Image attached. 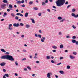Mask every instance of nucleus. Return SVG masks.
<instances>
[{
  "label": "nucleus",
  "mask_w": 78,
  "mask_h": 78,
  "mask_svg": "<svg viewBox=\"0 0 78 78\" xmlns=\"http://www.w3.org/2000/svg\"><path fill=\"white\" fill-rule=\"evenodd\" d=\"M34 10H35V11H36L37 10V9H38L37 8V7H35L34 8Z\"/></svg>",
  "instance_id": "34"
},
{
  "label": "nucleus",
  "mask_w": 78,
  "mask_h": 78,
  "mask_svg": "<svg viewBox=\"0 0 78 78\" xmlns=\"http://www.w3.org/2000/svg\"><path fill=\"white\" fill-rule=\"evenodd\" d=\"M24 2H25V1L24 0H22L21 1L22 3H24Z\"/></svg>",
  "instance_id": "58"
},
{
  "label": "nucleus",
  "mask_w": 78,
  "mask_h": 78,
  "mask_svg": "<svg viewBox=\"0 0 78 78\" xmlns=\"http://www.w3.org/2000/svg\"><path fill=\"white\" fill-rule=\"evenodd\" d=\"M58 20H61L62 19V17L61 16H59L58 17Z\"/></svg>",
  "instance_id": "29"
},
{
  "label": "nucleus",
  "mask_w": 78,
  "mask_h": 78,
  "mask_svg": "<svg viewBox=\"0 0 78 78\" xmlns=\"http://www.w3.org/2000/svg\"><path fill=\"white\" fill-rule=\"evenodd\" d=\"M52 8H54V9H56V7H55V6H53Z\"/></svg>",
  "instance_id": "53"
},
{
  "label": "nucleus",
  "mask_w": 78,
  "mask_h": 78,
  "mask_svg": "<svg viewBox=\"0 0 78 78\" xmlns=\"http://www.w3.org/2000/svg\"><path fill=\"white\" fill-rule=\"evenodd\" d=\"M51 62L52 63H55V61L53 60H51Z\"/></svg>",
  "instance_id": "55"
},
{
  "label": "nucleus",
  "mask_w": 78,
  "mask_h": 78,
  "mask_svg": "<svg viewBox=\"0 0 78 78\" xmlns=\"http://www.w3.org/2000/svg\"><path fill=\"white\" fill-rule=\"evenodd\" d=\"M29 5H32V4H33V2L30 1L29 3Z\"/></svg>",
  "instance_id": "18"
},
{
  "label": "nucleus",
  "mask_w": 78,
  "mask_h": 78,
  "mask_svg": "<svg viewBox=\"0 0 78 78\" xmlns=\"http://www.w3.org/2000/svg\"><path fill=\"white\" fill-rule=\"evenodd\" d=\"M20 25L21 27H23V25H24V24H23V23H20Z\"/></svg>",
  "instance_id": "31"
},
{
  "label": "nucleus",
  "mask_w": 78,
  "mask_h": 78,
  "mask_svg": "<svg viewBox=\"0 0 78 78\" xmlns=\"http://www.w3.org/2000/svg\"><path fill=\"white\" fill-rule=\"evenodd\" d=\"M73 55H76V52H73Z\"/></svg>",
  "instance_id": "37"
},
{
  "label": "nucleus",
  "mask_w": 78,
  "mask_h": 78,
  "mask_svg": "<svg viewBox=\"0 0 78 78\" xmlns=\"http://www.w3.org/2000/svg\"><path fill=\"white\" fill-rule=\"evenodd\" d=\"M6 6V4H3L2 5H1V8H4Z\"/></svg>",
  "instance_id": "5"
},
{
  "label": "nucleus",
  "mask_w": 78,
  "mask_h": 78,
  "mask_svg": "<svg viewBox=\"0 0 78 78\" xmlns=\"http://www.w3.org/2000/svg\"><path fill=\"white\" fill-rule=\"evenodd\" d=\"M71 6V5H69L67 7V9H68L69 7H70V6Z\"/></svg>",
  "instance_id": "52"
},
{
  "label": "nucleus",
  "mask_w": 78,
  "mask_h": 78,
  "mask_svg": "<svg viewBox=\"0 0 78 78\" xmlns=\"http://www.w3.org/2000/svg\"><path fill=\"white\" fill-rule=\"evenodd\" d=\"M52 48L54 49H56L57 48V47L56 46H52Z\"/></svg>",
  "instance_id": "23"
},
{
  "label": "nucleus",
  "mask_w": 78,
  "mask_h": 78,
  "mask_svg": "<svg viewBox=\"0 0 78 78\" xmlns=\"http://www.w3.org/2000/svg\"><path fill=\"white\" fill-rule=\"evenodd\" d=\"M17 4H20L21 3V1H18L16 2Z\"/></svg>",
  "instance_id": "20"
},
{
  "label": "nucleus",
  "mask_w": 78,
  "mask_h": 78,
  "mask_svg": "<svg viewBox=\"0 0 78 78\" xmlns=\"http://www.w3.org/2000/svg\"><path fill=\"white\" fill-rule=\"evenodd\" d=\"M30 20H32V22L33 23H35V21H34V20L33 19H30Z\"/></svg>",
  "instance_id": "15"
},
{
  "label": "nucleus",
  "mask_w": 78,
  "mask_h": 78,
  "mask_svg": "<svg viewBox=\"0 0 78 78\" xmlns=\"http://www.w3.org/2000/svg\"><path fill=\"white\" fill-rule=\"evenodd\" d=\"M66 2L65 0H57V1L56 2L57 6H59V7L64 5V4Z\"/></svg>",
  "instance_id": "2"
},
{
  "label": "nucleus",
  "mask_w": 78,
  "mask_h": 78,
  "mask_svg": "<svg viewBox=\"0 0 78 78\" xmlns=\"http://www.w3.org/2000/svg\"><path fill=\"white\" fill-rule=\"evenodd\" d=\"M63 57H61L59 59H60V60H61V59H63Z\"/></svg>",
  "instance_id": "48"
},
{
  "label": "nucleus",
  "mask_w": 78,
  "mask_h": 78,
  "mask_svg": "<svg viewBox=\"0 0 78 78\" xmlns=\"http://www.w3.org/2000/svg\"><path fill=\"white\" fill-rule=\"evenodd\" d=\"M52 51L53 52H54V53H55L56 51V50H52Z\"/></svg>",
  "instance_id": "50"
},
{
  "label": "nucleus",
  "mask_w": 78,
  "mask_h": 78,
  "mask_svg": "<svg viewBox=\"0 0 78 78\" xmlns=\"http://www.w3.org/2000/svg\"><path fill=\"white\" fill-rule=\"evenodd\" d=\"M41 15H42V13H39L38 14V16H41Z\"/></svg>",
  "instance_id": "40"
},
{
  "label": "nucleus",
  "mask_w": 78,
  "mask_h": 78,
  "mask_svg": "<svg viewBox=\"0 0 78 78\" xmlns=\"http://www.w3.org/2000/svg\"><path fill=\"white\" fill-rule=\"evenodd\" d=\"M66 38H70V37L69 35L67 36L66 37Z\"/></svg>",
  "instance_id": "51"
},
{
  "label": "nucleus",
  "mask_w": 78,
  "mask_h": 78,
  "mask_svg": "<svg viewBox=\"0 0 78 78\" xmlns=\"http://www.w3.org/2000/svg\"><path fill=\"white\" fill-rule=\"evenodd\" d=\"M72 39H76V36H73L72 37Z\"/></svg>",
  "instance_id": "33"
},
{
  "label": "nucleus",
  "mask_w": 78,
  "mask_h": 78,
  "mask_svg": "<svg viewBox=\"0 0 78 78\" xmlns=\"http://www.w3.org/2000/svg\"><path fill=\"white\" fill-rule=\"evenodd\" d=\"M9 8H12V5L11 4L9 5Z\"/></svg>",
  "instance_id": "30"
},
{
  "label": "nucleus",
  "mask_w": 78,
  "mask_h": 78,
  "mask_svg": "<svg viewBox=\"0 0 78 78\" xmlns=\"http://www.w3.org/2000/svg\"><path fill=\"white\" fill-rule=\"evenodd\" d=\"M67 69H70V66H67Z\"/></svg>",
  "instance_id": "32"
},
{
  "label": "nucleus",
  "mask_w": 78,
  "mask_h": 78,
  "mask_svg": "<svg viewBox=\"0 0 78 78\" xmlns=\"http://www.w3.org/2000/svg\"><path fill=\"white\" fill-rule=\"evenodd\" d=\"M26 27L27 28H29L30 27V26L28 24H27L26 25Z\"/></svg>",
  "instance_id": "9"
},
{
  "label": "nucleus",
  "mask_w": 78,
  "mask_h": 78,
  "mask_svg": "<svg viewBox=\"0 0 78 78\" xmlns=\"http://www.w3.org/2000/svg\"><path fill=\"white\" fill-rule=\"evenodd\" d=\"M63 47H64V45H63V44H61L60 45V48H62Z\"/></svg>",
  "instance_id": "14"
},
{
  "label": "nucleus",
  "mask_w": 78,
  "mask_h": 78,
  "mask_svg": "<svg viewBox=\"0 0 78 78\" xmlns=\"http://www.w3.org/2000/svg\"><path fill=\"white\" fill-rule=\"evenodd\" d=\"M3 71L4 72H5L6 70L5 69H3Z\"/></svg>",
  "instance_id": "43"
},
{
  "label": "nucleus",
  "mask_w": 78,
  "mask_h": 78,
  "mask_svg": "<svg viewBox=\"0 0 78 78\" xmlns=\"http://www.w3.org/2000/svg\"><path fill=\"white\" fill-rule=\"evenodd\" d=\"M20 13H18L16 14V15L17 16H20Z\"/></svg>",
  "instance_id": "44"
},
{
  "label": "nucleus",
  "mask_w": 78,
  "mask_h": 78,
  "mask_svg": "<svg viewBox=\"0 0 78 78\" xmlns=\"http://www.w3.org/2000/svg\"><path fill=\"white\" fill-rule=\"evenodd\" d=\"M48 0H45V3H48Z\"/></svg>",
  "instance_id": "42"
},
{
  "label": "nucleus",
  "mask_w": 78,
  "mask_h": 78,
  "mask_svg": "<svg viewBox=\"0 0 78 78\" xmlns=\"http://www.w3.org/2000/svg\"><path fill=\"white\" fill-rule=\"evenodd\" d=\"M69 3V2H65V5H68V4Z\"/></svg>",
  "instance_id": "47"
},
{
  "label": "nucleus",
  "mask_w": 78,
  "mask_h": 78,
  "mask_svg": "<svg viewBox=\"0 0 78 78\" xmlns=\"http://www.w3.org/2000/svg\"><path fill=\"white\" fill-rule=\"evenodd\" d=\"M72 11L73 12H75L76 9H72Z\"/></svg>",
  "instance_id": "21"
},
{
  "label": "nucleus",
  "mask_w": 78,
  "mask_h": 78,
  "mask_svg": "<svg viewBox=\"0 0 78 78\" xmlns=\"http://www.w3.org/2000/svg\"><path fill=\"white\" fill-rule=\"evenodd\" d=\"M71 15L73 17H74L75 18H77V17H78V14L75 15L74 13H72Z\"/></svg>",
  "instance_id": "3"
},
{
  "label": "nucleus",
  "mask_w": 78,
  "mask_h": 78,
  "mask_svg": "<svg viewBox=\"0 0 78 78\" xmlns=\"http://www.w3.org/2000/svg\"><path fill=\"white\" fill-rule=\"evenodd\" d=\"M8 29L10 30V31H12L13 30V28L12 27H8Z\"/></svg>",
  "instance_id": "17"
},
{
  "label": "nucleus",
  "mask_w": 78,
  "mask_h": 78,
  "mask_svg": "<svg viewBox=\"0 0 78 78\" xmlns=\"http://www.w3.org/2000/svg\"><path fill=\"white\" fill-rule=\"evenodd\" d=\"M38 37H39V38H41V35L38 34Z\"/></svg>",
  "instance_id": "38"
},
{
  "label": "nucleus",
  "mask_w": 78,
  "mask_h": 78,
  "mask_svg": "<svg viewBox=\"0 0 78 78\" xmlns=\"http://www.w3.org/2000/svg\"><path fill=\"white\" fill-rule=\"evenodd\" d=\"M22 7H25V5L24 4H23L21 6Z\"/></svg>",
  "instance_id": "61"
},
{
  "label": "nucleus",
  "mask_w": 78,
  "mask_h": 78,
  "mask_svg": "<svg viewBox=\"0 0 78 78\" xmlns=\"http://www.w3.org/2000/svg\"><path fill=\"white\" fill-rule=\"evenodd\" d=\"M64 20H65V19H63L62 20H60V22H63L64 21Z\"/></svg>",
  "instance_id": "41"
},
{
  "label": "nucleus",
  "mask_w": 78,
  "mask_h": 78,
  "mask_svg": "<svg viewBox=\"0 0 78 78\" xmlns=\"http://www.w3.org/2000/svg\"><path fill=\"white\" fill-rule=\"evenodd\" d=\"M3 59H7L10 61H14V59L12 56L9 55H3L1 57Z\"/></svg>",
  "instance_id": "1"
},
{
  "label": "nucleus",
  "mask_w": 78,
  "mask_h": 78,
  "mask_svg": "<svg viewBox=\"0 0 78 78\" xmlns=\"http://www.w3.org/2000/svg\"><path fill=\"white\" fill-rule=\"evenodd\" d=\"M15 63L16 66H18V63H17V62L16 61V62H15Z\"/></svg>",
  "instance_id": "36"
},
{
  "label": "nucleus",
  "mask_w": 78,
  "mask_h": 78,
  "mask_svg": "<svg viewBox=\"0 0 78 78\" xmlns=\"http://www.w3.org/2000/svg\"><path fill=\"white\" fill-rule=\"evenodd\" d=\"M15 19L16 20H19V17L17 16H16Z\"/></svg>",
  "instance_id": "35"
},
{
  "label": "nucleus",
  "mask_w": 78,
  "mask_h": 78,
  "mask_svg": "<svg viewBox=\"0 0 78 78\" xmlns=\"http://www.w3.org/2000/svg\"><path fill=\"white\" fill-rule=\"evenodd\" d=\"M9 27H12V24H10L9 26Z\"/></svg>",
  "instance_id": "45"
},
{
  "label": "nucleus",
  "mask_w": 78,
  "mask_h": 78,
  "mask_svg": "<svg viewBox=\"0 0 78 78\" xmlns=\"http://www.w3.org/2000/svg\"><path fill=\"white\" fill-rule=\"evenodd\" d=\"M46 58L47 59H50V57L49 56H47L46 57Z\"/></svg>",
  "instance_id": "26"
},
{
  "label": "nucleus",
  "mask_w": 78,
  "mask_h": 78,
  "mask_svg": "<svg viewBox=\"0 0 78 78\" xmlns=\"http://www.w3.org/2000/svg\"><path fill=\"white\" fill-rule=\"evenodd\" d=\"M23 52H26L27 51V50H25V49H23Z\"/></svg>",
  "instance_id": "56"
},
{
  "label": "nucleus",
  "mask_w": 78,
  "mask_h": 78,
  "mask_svg": "<svg viewBox=\"0 0 78 78\" xmlns=\"http://www.w3.org/2000/svg\"><path fill=\"white\" fill-rule=\"evenodd\" d=\"M59 73L61 74H64V72L62 70V71H59Z\"/></svg>",
  "instance_id": "11"
},
{
  "label": "nucleus",
  "mask_w": 78,
  "mask_h": 78,
  "mask_svg": "<svg viewBox=\"0 0 78 78\" xmlns=\"http://www.w3.org/2000/svg\"><path fill=\"white\" fill-rule=\"evenodd\" d=\"M42 38L41 39V41L42 42H44V40L45 39V37H42Z\"/></svg>",
  "instance_id": "7"
},
{
  "label": "nucleus",
  "mask_w": 78,
  "mask_h": 78,
  "mask_svg": "<svg viewBox=\"0 0 78 78\" xmlns=\"http://www.w3.org/2000/svg\"><path fill=\"white\" fill-rule=\"evenodd\" d=\"M11 16L13 17H15V15H14V14L13 13H11Z\"/></svg>",
  "instance_id": "28"
},
{
  "label": "nucleus",
  "mask_w": 78,
  "mask_h": 78,
  "mask_svg": "<svg viewBox=\"0 0 78 78\" xmlns=\"http://www.w3.org/2000/svg\"><path fill=\"white\" fill-rule=\"evenodd\" d=\"M72 27L73 29H75L76 28V27H75V26L74 25H73L72 26Z\"/></svg>",
  "instance_id": "39"
},
{
  "label": "nucleus",
  "mask_w": 78,
  "mask_h": 78,
  "mask_svg": "<svg viewBox=\"0 0 78 78\" xmlns=\"http://www.w3.org/2000/svg\"><path fill=\"white\" fill-rule=\"evenodd\" d=\"M36 62L37 64H39V61H37Z\"/></svg>",
  "instance_id": "60"
},
{
  "label": "nucleus",
  "mask_w": 78,
  "mask_h": 78,
  "mask_svg": "<svg viewBox=\"0 0 78 78\" xmlns=\"http://www.w3.org/2000/svg\"><path fill=\"white\" fill-rule=\"evenodd\" d=\"M13 27H18L20 26V24L19 23H17V24L16 23H15L13 24Z\"/></svg>",
  "instance_id": "4"
},
{
  "label": "nucleus",
  "mask_w": 78,
  "mask_h": 78,
  "mask_svg": "<svg viewBox=\"0 0 78 78\" xmlns=\"http://www.w3.org/2000/svg\"><path fill=\"white\" fill-rule=\"evenodd\" d=\"M2 2L3 3H8V1L6 0H4Z\"/></svg>",
  "instance_id": "13"
},
{
  "label": "nucleus",
  "mask_w": 78,
  "mask_h": 78,
  "mask_svg": "<svg viewBox=\"0 0 78 78\" xmlns=\"http://www.w3.org/2000/svg\"><path fill=\"white\" fill-rule=\"evenodd\" d=\"M59 35H61L62 34V33L61 32H59L58 33Z\"/></svg>",
  "instance_id": "54"
},
{
  "label": "nucleus",
  "mask_w": 78,
  "mask_h": 78,
  "mask_svg": "<svg viewBox=\"0 0 78 78\" xmlns=\"http://www.w3.org/2000/svg\"><path fill=\"white\" fill-rule=\"evenodd\" d=\"M46 5V4L44 2H42V5L43 6H44V5Z\"/></svg>",
  "instance_id": "27"
},
{
  "label": "nucleus",
  "mask_w": 78,
  "mask_h": 78,
  "mask_svg": "<svg viewBox=\"0 0 78 78\" xmlns=\"http://www.w3.org/2000/svg\"><path fill=\"white\" fill-rule=\"evenodd\" d=\"M70 58L71 59H74L75 57H73L72 55H70Z\"/></svg>",
  "instance_id": "19"
},
{
  "label": "nucleus",
  "mask_w": 78,
  "mask_h": 78,
  "mask_svg": "<svg viewBox=\"0 0 78 78\" xmlns=\"http://www.w3.org/2000/svg\"><path fill=\"white\" fill-rule=\"evenodd\" d=\"M76 40L75 39H73L72 40V42L73 43V44H75V43H76Z\"/></svg>",
  "instance_id": "8"
},
{
  "label": "nucleus",
  "mask_w": 78,
  "mask_h": 78,
  "mask_svg": "<svg viewBox=\"0 0 78 78\" xmlns=\"http://www.w3.org/2000/svg\"><path fill=\"white\" fill-rule=\"evenodd\" d=\"M60 64H61V62H60L57 64V66H58V65H60Z\"/></svg>",
  "instance_id": "62"
},
{
  "label": "nucleus",
  "mask_w": 78,
  "mask_h": 78,
  "mask_svg": "<svg viewBox=\"0 0 78 78\" xmlns=\"http://www.w3.org/2000/svg\"><path fill=\"white\" fill-rule=\"evenodd\" d=\"M1 51L4 53H6V51L4 50L3 49H1Z\"/></svg>",
  "instance_id": "16"
},
{
  "label": "nucleus",
  "mask_w": 78,
  "mask_h": 78,
  "mask_svg": "<svg viewBox=\"0 0 78 78\" xmlns=\"http://www.w3.org/2000/svg\"><path fill=\"white\" fill-rule=\"evenodd\" d=\"M75 43L76 45H78V41H76Z\"/></svg>",
  "instance_id": "63"
},
{
  "label": "nucleus",
  "mask_w": 78,
  "mask_h": 78,
  "mask_svg": "<svg viewBox=\"0 0 78 78\" xmlns=\"http://www.w3.org/2000/svg\"><path fill=\"white\" fill-rule=\"evenodd\" d=\"M25 60H26V58H23V59L21 60H22V61H25Z\"/></svg>",
  "instance_id": "46"
},
{
  "label": "nucleus",
  "mask_w": 78,
  "mask_h": 78,
  "mask_svg": "<svg viewBox=\"0 0 78 78\" xmlns=\"http://www.w3.org/2000/svg\"><path fill=\"white\" fill-rule=\"evenodd\" d=\"M27 68L29 70H31V68L30 66H27Z\"/></svg>",
  "instance_id": "24"
},
{
  "label": "nucleus",
  "mask_w": 78,
  "mask_h": 78,
  "mask_svg": "<svg viewBox=\"0 0 78 78\" xmlns=\"http://www.w3.org/2000/svg\"><path fill=\"white\" fill-rule=\"evenodd\" d=\"M5 76H6L7 78H8L9 77V75H8V74H5Z\"/></svg>",
  "instance_id": "25"
},
{
  "label": "nucleus",
  "mask_w": 78,
  "mask_h": 78,
  "mask_svg": "<svg viewBox=\"0 0 78 78\" xmlns=\"http://www.w3.org/2000/svg\"><path fill=\"white\" fill-rule=\"evenodd\" d=\"M28 16V12L26 13L25 15V17H27Z\"/></svg>",
  "instance_id": "12"
},
{
  "label": "nucleus",
  "mask_w": 78,
  "mask_h": 78,
  "mask_svg": "<svg viewBox=\"0 0 78 78\" xmlns=\"http://www.w3.org/2000/svg\"><path fill=\"white\" fill-rule=\"evenodd\" d=\"M6 16H7V13L5 12L4 13V15H3V17H5Z\"/></svg>",
  "instance_id": "22"
},
{
  "label": "nucleus",
  "mask_w": 78,
  "mask_h": 78,
  "mask_svg": "<svg viewBox=\"0 0 78 78\" xmlns=\"http://www.w3.org/2000/svg\"><path fill=\"white\" fill-rule=\"evenodd\" d=\"M5 64H6V63L3 62L1 63L0 65L1 66L3 67V66H5Z\"/></svg>",
  "instance_id": "6"
},
{
  "label": "nucleus",
  "mask_w": 78,
  "mask_h": 78,
  "mask_svg": "<svg viewBox=\"0 0 78 78\" xmlns=\"http://www.w3.org/2000/svg\"><path fill=\"white\" fill-rule=\"evenodd\" d=\"M5 54H6V55H9V53L8 52H6L5 53Z\"/></svg>",
  "instance_id": "57"
},
{
  "label": "nucleus",
  "mask_w": 78,
  "mask_h": 78,
  "mask_svg": "<svg viewBox=\"0 0 78 78\" xmlns=\"http://www.w3.org/2000/svg\"><path fill=\"white\" fill-rule=\"evenodd\" d=\"M24 36H25V35H21V37H24Z\"/></svg>",
  "instance_id": "59"
},
{
  "label": "nucleus",
  "mask_w": 78,
  "mask_h": 78,
  "mask_svg": "<svg viewBox=\"0 0 78 78\" xmlns=\"http://www.w3.org/2000/svg\"><path fill=\"white\" fill-rule=\"evenodd\" d=\"M35 37H38V35H37V34H35Z\"/></svg>",
  "instance_id": "49"
},
{
  "label": "nucleus",
  "mask_w": 78,
  "mask_h": 78,
  "mask_svg": "<svg viewBox=\"0 0 78 78\" xmlns=\"http://www.w3.org/2000/svg\"><path fill=\"white\" fill-rule=\"evenodd\" d=\"M50 74H51V73H48L47 74V77H50Z\"/></svg>",
  "instance_id": "10"
},
{
  "label": "nucleus",
  "mask_w": 78,
  "mask_h": 78,
  "mask_svg": "<svg viewBox=\"0 0 78 78\" xmlns=\"http://www.w3.org/2000/svg\"><path fill=\"white\" fill-rule=\"evenodd\" d=\"M24 70L25 71H27V69L26 68H25L24 69Z\"/></svg>",
  "instance_id": "64"
}]
</instances>
